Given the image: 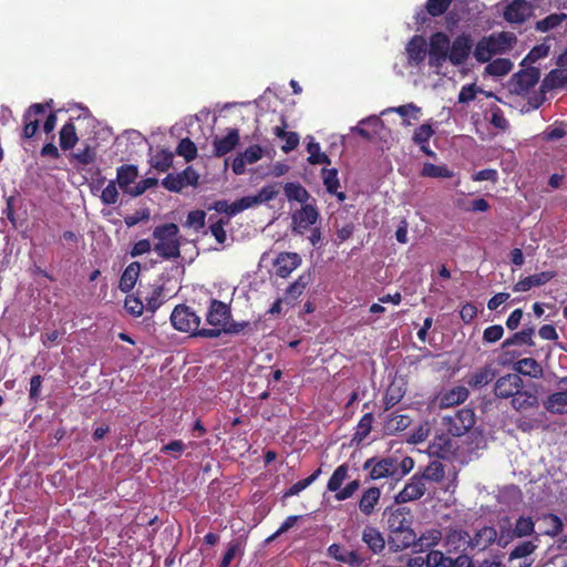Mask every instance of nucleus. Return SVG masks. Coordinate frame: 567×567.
Masks as SVG:
<instances>
[{"instance_id":"obj_1","label":"nucleus","mask_w":567,"mask_h":567,"mask_svg":"<svg viewBox=\"0 0 567 567\" xmlns=\"http://www.w3.org/2000/svg\"><path fill=\"white\" fill-rule=\"evenodd\" d=\"M154 251L166 260H175L181 256V236L176 224L159 225L153 230Z\"/></svg>"},{"instance_id":"obj_2","label":"nucleus","mask_w":567,"mask_h":567,"mask_svg":"<svg viewBox=\"0 0 567 567\" xmlns=\"http://www.w3.org/2000/svg\"><path fill=\"white\" fill-rule=\"evenodd\" d=\"M231 312L229 305L212 299L206 313V322L210 328H202L197 334L203 338H217L230 331Z\"/></svg>"},{"instance_id":"obj_3","label":"nucleus","mask_w":567,"mask_h":567,"mask_svg":"<svg viewBox=\"0 0 567 567\" xmlns=\"http://www.w3.org/2000/svg\"><path fill=\"white\" fill-rule=\"evenodd\" d=\"M535 534V520L530 516L520 515L512 526L508 520L501 523L498 546L505 548L516 538H525Z\"/></svg>"},{"instance_id":"obj_4","label":"nucleus","mask_w":567,"mask_h":567,"mask_svg":"<svg viewBox=\"0 0 567 567\" xmlns=\"http://www.w3.org/2000/svg\"><path fill=\"white\" fill-rule=\"evenodd\" d=\"M349 476V465L348 464H341L339 465L332 475L330 476L327 488L330 492H334V498L338 502L346 501L348 498H351L357 491L360 488V481L353 480L346 484L344 487H342L343 483Z\"/></svg>"},{"instance_id":"obj_5","label":"nucleus","mask_w":567,"mask_h":567,"mask_svg":"<svg viewBox=\"0 0 567 567\" xmlns=\"http://www.w3.org/2000/svg\"><path fill=\"white\" fill-rule=\"evenodd\" d=\"M429 65L436 74H441L443 64L449 60L450 38L443 32H436L430 37L427 43Z\"/></svg>"},{"instance_id":"obj_6","label":"nucleus","mask_w":567,"mask_h":567,"mask_svg":"<svg viewBox=\"0 0 567 567\" xmlns=\"http://www.w3.org/2000/svg\"><path fill=\"white\" fill-rule=\"evenodd\" d=\"M171 322L176 330L199 337L197 331L200 330V317L190 307L176 306L171 315Z\"/></svg>"},{"instance_id":"obj_7","label":"nucleus","mask_w":567,"mask_h":567,"mask_svg":"<svg viewBox=\"0 0 567 567\" xmlns=\"http://www.w3.org/2000/svg\"><path fill=\"white\" fill-rule=\"evenodd\" d=\"M474 423V413L470 409H462L451 415L443 416V425L453 436L465 434Z\"/></svg>"},{"instance_id":"obj_8","label":"nucleus","mask_w":567,"mask_h":567,"mask_svg":"<svg viewBox=\"0 0 567 567\" xmlns=\"http://www.w3.org/2000/svg\"><path fill=\"white\" fill-rule=\"evenodd\" d=\"M319 212L315 204L302 205L291 214V229L296 234H305L317 224Z\"/></svg>"},{"instance_id":"obj_9","label":"nucleus","mask_w":567,"mask_h":567,"mask_svg":"<svg viewBox=\"0 0 567 567\" xmlns=\"http://www.w3.org/2000/svg\"><path fill=\"white\" fill-rule=\"evenodd\" d=\"M363 468L369 470V476L373 481L388 477L396 481L395 457L369 458Z\"/></svg>"},{"instance_id":"obj_10","label":"nucleus","mask_w":567,"mask_h":567,"mask_svg":"<svg viewBox=\"0 0 567 567\" xmlns=\"http://www.w3.org/2000/svg\"><path fill=\"white\" fill-rule=\"evenodd\" d=\"M198 174L197 172L192 168L187 167L179 174H168L163 181L162 185L172 192H179L186 186H194L198 182Z\"/></svg>"},{"instance_id":"obj_11","label":"nucleus","mask_w":567,"mask_h":567,"mask_svg":"<svg viewBox=\"0 0 567 567\" xmlns=\"http://www.w3.org/2000/svg\"><path fill=\"white\" fill-rule=\"evenodd\" d=\"M426 40L422 35H414L405 45L408 65L420 68L426 58Z\"/></svg>"},{"instance_id":"obj_12","label":"nucleus","mask_w":567,"mask_h":567,"mask_svg":"<svg viewBox=\"0 0 567 567\" xmlns=\"http://www.w3.org/2000/svg\"><path fill=\"white\" fill-rule=\"evenodd\" d=\"M426 491L424 477L420 475H413L410 481L405 484L403 489L395 495V503L403 504L412 501L420 499Z\"/></svg>"},{"instance_id":"obj_13","label":"nucleus","mask_w":567,"mask_h":567,"mask_svg":"<svg viewBox=\"0 0 567 567\" xmlns=\"http://www.w3.org/2000/svg\"><path fill=\"white\" fill-rule=\"evenodd\" d=\"M472 50V41L467 35H458L454 41L450 42L449 61L453 65L463 64L470 56Z\"/></svg>"},{"instance_id":"obj_14","label":"nucleus","mask_w":567,"mask_h":567,"mask_svg":"<svg viewBox=\"0 0 567 567\" xmlns=\"http://www.w3.org/2000/svg\"><path fill=\"white\" fill-rule=\"evenodd\" d=\"M523 388V380L518 373L501 377L495 383V395L507 399L513 398Z\"/></svg>"},{"instance_id":"obj_15","label":"nucleus","mask_w":567,"mask_h":567,"mask_svg":"<svg viewBox=\"0 0 567 567\" xmlns=\"http://www.w3.org/2000/svg\"><path fill=\"white\" fill-rule=\"evenodd\" d=\"M264 154L259 145H251L245 150L244 153L236 156L233 161V172L236 175H243L246 172V164H254L261 159Z\"/></svg>"},{"instance_id":"obj_16","label":"nucleus","mask_w":567,"mask_h":567,"mask_svg":"<svg viewBox=\"0 0 567 567\" xmlns=\"http://www.w3.org/2000/svg\"><path fill=\"white\" fill-rule=\"evenodd\" d=\"M533 12L532 6L526 0H514L504 10V18L509 23H522Z\"/></svg>"},{"instance_id":"obj_17","label":"nucleus","mask_w":567,"mask_h":567,"mask_svg":"<svg viewBox=\"0 0 567 567\" xmlns=\"http://www.w3.org/2000/svg\"><path fill=\"white\" fill-rule=\"evenodd\" d=\"M539 81V71L537 69H526L518 72L513 79V90L517 94H525L533 89Z\"/></svg>"},{"instance_id":"obj_18","label":"nucleus","mask_w":567,"mask_h":567,"mask_svg":"<svg viewBox=\"0 0 567 567\" xmlns=\"http://www.w3.org/2000/svg\"><path fill=\"white\" fill-rule=\"evenodd\" d=\"M559 383L567 385V378L561 379ZM544 406L548 412L554 414L567 413V386L560 388L558 391L551 393L544 401Z\"/></svg>"},{"instance_id":"obj_19","label":"nucleus","mask_w":567,"mask_h":567,"mask_svg":"<svg viewBox=\"0 0 567 567\" xmlns=\"http://www.w3.org/2000/svg\"><path fill=\"white\" fill-rule=\"evenodd\" d=\"M301 264L297 252H281L275 260V271L281 278H287Z\"/></svg>"},{"instance_id":"obj_20","label":"nucleus","mask_w":567,"mask_h":567,"mask_svg":"<svg viewBox=\"0 0 567 567\" xmlns=\"http://www.w3.org/2000/svg\"><path fill=\"white\" fill-rule=\"evenodd\" d=\"M173 292L164 284H155L145 296L146 309L155 312L166 300L173 297Z\"/></svg>"},{"instance_id":"obj_21","label":"nucleus","mask_w":567,"mask_h":567,"mask_svg":"<svg viewBox=\"0 0 567 567\" xmlns=\"http://www.w3.org/2000/svg\"><path fill=\"white\" fill-rule=\"evenodd\" d=\"M328 554L336 560L347 564L351 567H360L363 558L354 550H347L339 544H332L328 548Z\"/></svg>"},{"instance_id":"obj_22","label":"nucleus","mask_w":567,"mask_h":567,"mask_svg":"<svg viewBox=\"0 0 567 567\" xmlns=\"http://www.w3.org/2000/svg\"><path fill=\"white\" fill-rule=\"evenodd\" d=\"M411 524L412 518L409 509L401 507L390 512L388 527L391 532V536L410 527Z\"/></svg>"},{"instance_id":"obj_23","label":"nucleus","mask_w":567,"mask_h":567,"mask_svg":"<svg viewBox=\"0 0 567 567\" xmlns=\"http://www.w3.org/2000/svg\"><path fill=\"white\" fill-rule=\"evenodd\" d=\"M383 121L378 115L368 116L359 122V124L352 127V132L358 133L363 138L370 140L374 135L379 134L380 130L383 128Z\"/></svg>"},{"instance_id":"obj_24","label":"nucleus","mask_w":567,"mask_h":567,"mask_svg":"<svg viewBox=\"0 0 567 567\" xmlns=\"http://www.w3.org/2000/svg\"><path fill=\"white\" fill-rule=\"evenodd\" d=\"M239 142V134L236 128H230L225 136H216L213 141L214 154L224 156L233 151Z\"/></svg>"},{"instance_id":"obj_25","label":"nucleus","mask_w":567,"mask_h":567,"mask_svg":"<svg viewBox=\"0 0 567 567\" xmlns=\"http://www.w3.org/2000/svg\"><path fill=\"white\" fill-rule=\"evenodd\" d=\"M499 532L492 526H484L476 532L474 537H471V547L478 548L481 550L486 549L493 543L498 544Z\"/></svg>"},{"instance_id":"obj_26","label":"nucleus","mask_w":567,"mask_h":567,"mask_svg":"<svg viewBox=\"0 0 567 567\" xmlns=\"http://www.w3.org/2000/svg\"><path fill=\"white\" fill-rule=\"evenodd\" d=\"M555 277L553 271H543L536 275L527 276L516 282L513 287L515 292L528 291L533 287H539Z\"/></svg>"},{"instance_id":"obj_27","label":"nucleus","mask_w":567,"mask_h":567,"mask_svg":"<svg viewBox=\"0 0 567 567\" xmlns=\"http://www.w3.org/2000/svg\"><path fill=\"white\" fill-rule=\"evenodd\" d=\"M381 491L378 487H369L367 488L360 499H359V509L365 515L370 516L374 513L377 505L380 502Z\"/></svg>"},{"instance_id":"obj_28","label":"nucleus","mask_w":567,"mask_h":567,"mask_svg":"<svg viewBox=\"0 0 567 567\" xmlns=\"http://www.w3.org/2000/svg\"><path fill=\"white\" fill-rule=\"evenodd\" d=\"M44 112V106L42 104H32L28 111L24 113V127H23V136L25 138H31L38 131L39 120L35 117L39 114Z\"/></svg>"},{"instance_id":"obj_29","label":"nucleus","mask_w":567,"mask_h":567,"mask_svg":"<svg viewBox=\"0 0 567 567\" xmlns=\"http://www.w3.org/2000/svg\"><path fill=\"white\" fill-rule=\"evenodd\" d=\"M138 176L137 167L134 165H122L117 168L116 172V183L121 187V189L127 194L132 190V184L135 183Z\"/></svg>"},{"instance_id":"obj_30","label":"nucleus","mask_w":567,"mask_h":567,"mask_svg":"<svg viewBox=\"0 0 567 567\" xmlns=\"http://www.w3.org/2000/svg\"><path fill=\"white\" fill-rule=\"evenodd\" d=\"M362 542L373 554L381 553L385 547L382 534L373 526H365L362 532Z\"/></svg>"},{"instance_id":"obj_31","label":"nucleus","mask_w":567,"mask_h":567,"mask_svg":"<svg viewBox=\"0 0 567 567\" xmlns=\"http://www.w3.org/2000/svg\"><path fill=\"white\" fill-rule=\"evenodd\" d=\"M538 404L536 392L524 386L512 398V405L515 410H527Z\"/></svg>"},{"instance_id":"obj_32","label":"nucleus","mask_w":567,"mask_h":567,"mask_svg":"<svg viewBox=\"0 0 567 567\" xmlns=\"http://www.w3.org/2000/svg\"><path fill=\"white\" fill-rule=\"evenodd\" d=\"M502 52L497 48V45L493 42L492 38H483L475 47L474 56L478 62L485 63L488 62L495 54H501Z\"/></svg>"},{"instance_id":"obj_33","label":"nucleus","mask_w":567,"mask_h":567,"mask_svg":"<svg viewBox=\"0 0 567 567\" xmlns=\"http://www.w3.org/2000/svg\"><path fill=\"white\" fill-rule=\"evenodd\" d=\"M140 271H141L140 262H137V261L131 262L124 269V271L120 278V284H118L120 290L123 292L131 291L134 288L136 281L140 277Z\"/></svg>"},{"instance_id":"obj_34","label":"nucleus","mask_w":567,"mask_h":567,"mask_svg":"<svg viewBox=\"0 0 567 567\" xmlns=\"http://www.w3.org/2000/svg\"><path fill=\"white\" fill-rule=\"evenodd\" d=\"M411 424V417L403 414H389L384 420L383 430L389 435H394L408 429Z\"/></svg>"},{"instance_id":"obj_35","label":"nucleus","mask_w":567,"mask_h":567,"mask_svg":"<svg viewBox=\"0 0 567 567\" xmlns=\"http://www.w3.org/2000/svg\"><path fill=\"white\" fill-rule=\"evenodd\" d=\"M390 112H394L403 117V124L406 126L411 125V122L409 118H412L414 121L420 118L421 109L415 105L414 103H408L404 105L395 106V107H389L381 112V115L388 114Z\"/></svg>"},{"instance_id":"obj_36","label":"nucleus","mask_w":567,"mask_h":567,"mask_svg":"<svg viewBox=\"0 0 567 567\" xmlns=\"http://www.w3.org/2000/svg\"><path fill=\"white\" fill-rule=\"evenodd\" d=\"M391 542L396 549H404L411 546L417 547V536L411 526L392 535Z\"/></svg>"},{"instance_id":"obj_37","label":"nucleus","mask_w":567,"mask_h":567,"mask_svg":"<svg viewBox=\"0 0 567 567\" xmlns=\"http://www.w3.org/2000/svg\"><path fill=\"white\" fill-rule=\"evenodd\" d=\"M309 282L310 274L299 276V278L287 288L284 300L288 303L296 301L302 295Z\"/></svg>"},{"instance_id":"obj_38","label":"nucleus","mask_w":567,"mask_h":567,"mask_svg":"<svg viewBox=\"0 0 567 567\" xmlns=\"http://www.w3.org/2000/svg\"><path fill=\"white\" fill-rule=\"evenodd\" d=\"M285 195L289 202H298L301 205L309 204L310 195L299 183H287L284 187Z\"/></svg>"},{"instance_id":"obj_39","label":"nucleus","mask_w":567,"mask_h":567,"mask_svg":"<svg viewBox=\"0 0 567 567\" xmlns=\"http://www.w3.org/2000/svg\"><path fill=\"white\" fill-rule=\"evenodd\" d=\"M309 142L307 144V152L309 153L308 162L311 165H319V164H326L330 165L331 159L330 157L321 152L320 144L315 141L313 137L309 136Z\"/></svg>"},{"instance_id":"obj_40","label":"nucleus","mask_w":567,"mask_h":567,"mask_svg":"<svg viewBox=\"0 0 567 567\" xmlns=\"http://www.w3.org/2000/svg\"><path fill=\"white\" fill-rule=\"evenodd\" d=\"M465 545H471V536L467 532L452 529L445 537V546H447L450 550H457Z\"/></svg>"},{"instance_id":"obj_41","label":"nucleus","mask_w":567,"mask_h":567,"mask_svg":"<svg viewBox=\"0 0 567 567\" xmlns=\"http://www.w3.org/2000/svg\"><path fill=\"white\" fill-rule=\"evenodd\" d=\"M421 175L431 178H452L454 176V172L451 171L446 165L424 163Z\"/></svg>"},{"instance_id":"obj_42","label":"nucleus","mask_w":567,"mask_h":567,"mask_svg":"<svg viewBox=\"0 0 567 567\" xmlns=\"http://www.w3.org/2000/svg\"><path fill=\"white\" fill-rule=\"evenodd\" d=\"M78 143L75 126L72 122L65 123L60 131V146L62 150H71Z\"/></svg>"},{"instance_id":"obj_43","label":"nucleus","mask_w":567,"mask_h":567,"mask_svg":"<svg viewBox=\"0 0 567 567\" xmlns=\"http://www.w3.org/2000/svg\"><path fill=\"white\" fill-rule=\"evenodd\" d=\"M534 333H535L534 328L523 329L522 331L514 333L511 338H507L503 342L502 346H503V348H509L512 346H522V344L533 346L534 344V341H533Z\"/></svg>"},{"instance_id":"obj_44","label":"nucleus","mask_w":567,"mask_h":567,"mask_svg":"<svg viewBox=\"0 0 567 567\" xmlns=\"http://www.w3.org/2000/svg\"><path fill=\"white\" fill-rule=\"evenodd\" d=\"M538 537H535L533 540H525L519 543L515 548L509 553L508 559L515 560L520 558H526L530 556L538 547L537 545Z\"/></svg>"},{"instance_id":"obj_45","label":"nucleus","mask_w":567,"mask_h":567,"mask_svg":"<svg viewBox=\"0 0 567 567\" xmlns=\"http://www.w3.org/2000/svg\"><path fill=\"white\" fill-rule=\"evenodd\" d=\"M512 68L513 63L508 59L499 58L489 62L485 68V72L488 75L501 78L509 73Z\"/></svg>"},{"instance_id":"obj_46","label":"nucleus","mask_w":567,"mask_h":567,"mask_svg":"<svg viewBox=\"0 0 567 567\" xmlns=\"http://www.w3.org/2000/svg\"><path fill=\"white\" fill-rule=\"evenodd\" d=\"M540 519L543 520L545 528L543 530L544 535H548L555 537L563 532V522L555 514H544Z\"/></svg>"},{"instance_id":"obj_47","label":"nucleus","mask_w":567,"mask_h":567,"mask_svg":"<svg viewBox=\"0 0 567 567\" xmlns=\"http://www.w3.org/2000/svg\"><path fill=\"white\" fill-rule=\"evenodd\" d=\"M516 370L522 374L529 377H538L542 374L540 364L533 358H525L516 362Z\"/></svg>"},{"instance_id":"obj_48","label":"nucleus","mask_w":567,"mask_h":567,"mask_svg":"<svg viewBox=\"0 0 567 567\" xmlns=\"http://www.w3.org/2000/svg\"><path fill=\"white\" fill-rule=\"evenodd\" d=\"M567 20L566 13H553L536 22V30L547 32L560 25Z\"/></svg>"},{"instance_id":"obj_49","label":"nucleus","mask_w":567,"mask_h":567,"mask_svg":"<svg viewBox=\"0 0 567 567\" xmlns=\"http://www.w3.org/2000/svg\"><path fill=\"white\" fill-rule=\"evenodd\" d=\"M442 539V533L437 528L426 529L417 537V547L422 550L423 548H430L440 543Z\"/></svg>"},{"instance_id":"obj_50","label":"nucleus","mask_w":567,"mask_h":567,"mask_svg":"<svg viewBox=\"0 0 567 567\" xmlns=\"http://www.w3.org/2000/svg\"><path fill=\"white\" fill-rule=\"evenodd\" d=\"M494 379V371L491 367H484L474 372L468 381V384L474 388H482L488 384Z\"/></svg>"},{"instance_id":"obj_51","label":"nucleus","mask_w":567,"mask_h":567,"mask_svg":"<svg viewBox=\"0 0 567 567\" xmlns=\"http://www.w3.org/2000/svg\"><path fill=\"white\" fill-rule=\"evenodd\" d=\"M321 178L328 193H336L340 188L337 168H322Z\"/></svg>"},{"instance_id":"obj_52","label":"nucleus","mask_w":567,"mask_h":567,"mask_svg":"<svg viewBox=\"0 0 567 567\" xmlns=\"http://www.w3.org/2000/svg\"><path fill=\"white\" fill-rule=\"evenodd\" d=\"M549 50H550V44H549V39L547 38L543 43L534 47L529 51V53L524 59L523 63H528V64L535 63L538 60L546 58L549 53Z\"/></svg>"},{"instance_id":"obj_53","label":"nucleus","mask_w":567,"mask_h":567,"mask_svg":"<svg viewBox=\"0 0 567 567\" xmlns=\"http://www.w3.org/2000/svg\"><path fill=\"white\" fill-rule=\"evenodd\" d=\"M467 396H468L467 389L464 386H457V388L451 390L450 392H447L442 398V403L444 405L460 404V403L464 402L467 399Z\"/></svg>"},{"instance_id":"obj_54","label":"nucleus","mask_w":567,"mask_h":567,"mask_svg":"<svg viewBox=\"0 0 567 567\" xmlns=\"http://www.w3.org/2000/svg\"><path fill=\"white\" fill-rule=\"evenodd\" d=\"M549 86H567V68L561 66L549 72L545 80Z\"/></svg>"},{"instance_id":"obj_55","label":"nucleus","mask_w":567,"mask_h":567,"mask_svg":"<svg viewBox=\"0 0 567 567\" xmlns=\"http://www.w3.org/2000/svg\"><path fill=\"white\" fill-rule=\"evenodd\" d=\"M435 131L430 123H423L415 128L413 134V142L415 144H427Z\"/></svg>"},{"instance_id":"obj_56","label":"nucleus","mask_w":567,"mask_h":567,"mask_svg":"<svg viewBox=\"0 0 567 567\" xmlns=\"http://www.w3.org/2000/svg\"><path fill=\"white\" fill-rule=\"evenodd\" d=\"M426 567H451V559L440 550H432L425 556Z\"/></svg>"},{"instance_id":"obj_57","label":"nucleus","mask_w":567,"mask_h":567,"mask_svg":"<svg viewBox=\"0 0 567 567\" xmlns=\"http://www.w3.org/2000/svg\"><path fill=\"white\" fill-rule=\"evenodd\" d=\"M321 471L317 470L315 473H312L309 477L298 481L295 483L286 493L285 497H290L298 495L300 492L306 489L309 485H311L320 475Z\"/></svg>"},{"instance_id":"obj_58","label":"nucleus","mask_w":567,"mask_h":567,"mask_svg":"<svg viewBox=\"0 0 567 567\" xmlns=\"http://www.w3.org/2000/svg\"><path fill=\"white\" fill-rule=\"evenodd\" d=\"M173 162V156L166 151H159L152 157V165L161 172L169 168Z\"/></svg>"},{"instance_id":"obj_59","label":"nucleus","mask_w":567,"mask_h":567,"mask_svg":"<svg viewBox=\"0 0 567 567\" xmlns=\"http://www.w3.org/2000/svg\"><path fill=\"white\" fill-rule=\"evenodd\" d=\"M118 199V190L115 181H110L101 194V200L105 205H114Z\"/></svg>"},{"instance_id":"obj_60","label":"nucleus","mask_w":567,"mask_h":567,"mask_svg":"<svg viewBox=\"0 0 567 567\" xmlns=\"http://www.w3.org/2000/svg\"><path fill=\"white\" fill-rule=\"evenodd\" d=\"M491 38H492V43L494 42L502 53H504L505 51L511 49L512 44L515 41V37L513 34L506 33V32L492 34Z\"/></svg>"},{"instance_id":"obj_61","label":"nucleus","mask_w":567,"mask_h":567,"mask_svg":"<svg viewBox=\"0 0 567 567\" xmlns=\"http://www.w3.org/2000/svg\"><path fill=\"white\" fill-rule=\"evenodd\" d=\"M177 154L185 157L186 161H192L197 154V148L189 138H184L178 144Z\"/></svg>"},{"instance_id":"obj_62","label":"nucleus","mask_w":567,"mask_h":567,"mask_svg":"<svg viewBox=\"0 0 567 567\" xmlns=\"http://www.w3.org/2000/svg\"><path fill=\"white\" fill-rule=\"evenodd\" d=\"M124 307L128 313L138 317L143 313L146 305L144 306L140 298L131 295L125 298Z\"/></svg>"},{"instance_id":"obj_63","label":"nucleus","mask_w":567,"mask_h":567,"mask_svg":"<svg viewBox=\"0 0 567 567\" xmlns=\"http://www.w3.org/2000/svg\"><path fill=\"white\" fill-rule=\"evenodd\" d=\"M396 467V482L408 475L414 467V461L412 457L405 456L402 460L395 457Z\"/></svg>"},{"instance_id":"obj_64","label":"nucleus","mask_w":567,"mask_h":567,"mask_svg":"<svg viewBox=\"0 0 567 567\" xmlns=\"http://www.w3.org/2000/svg\"><path fill=\"white\" fill-rule=\"evenodd\" d=\"M478 92H481V90L474 83L462 86L458 93V103H470L476 97Z\"/></svg>"}]
</instances>
